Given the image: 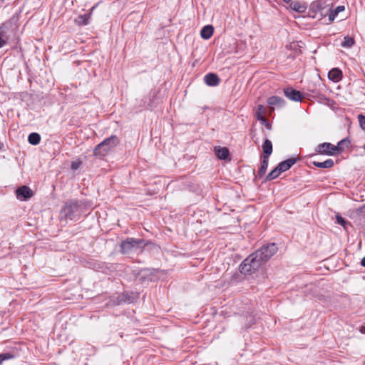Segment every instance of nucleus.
I'll list each match as a JSON object with an SVG mask.
<instances>
[{
  "mask_svg": "<svg viewBox=\"0 0 365 365\" xmlns=\"http://www.w3.org/2000/svg\"><path fill=\"white\" fill-rule=\"evenodd\" d=\"M264 263L254 252L248 256L240 264V272L245 274H250L258 270Z\"/></svg>",
  "mask_w": 365,
  "mask_h": 365,
  "instance_id": "nucleus-1",
  "label": "nucleus"
},
{
  "mask_svg": "<svg viewBox=\"0 0 365 365\" xmlns=\"http://www.w3.org/2000/svg\"><path fill=\"white\" fill-rule=\"evenodd\" d=\"M120 143L119 138L116 135H111L99 143L94 149V155L98 157H104L108 153L116 147Z\"/></svg>",
  "mask_w": 365,
  "mask_h": 365,
  "instance_id": "nucleus-2",
  "label": "nucleus"
},
{
  "mask_svg": "<svg viewBox=\"0 0 365 365\" xmlns=\"http://www.w3.org/2000/svg\"><path fill=\"white\" fill-rule=\"evenodd\" d=\"M81 202H66L61 211V217L71 220H75L76 217L81 213Z\"/></svg>",
  "mask_w": 365,
  "mask_h": 365,
  "instance_id": "nucleus-3",
  "label": "nucleus"
},
{
  "mask_svg": "<svg viewBox=\"0 0 365 365\" xmlns=\"http://www.w3.org/2000/svg\"><path fill=\"white\" fill-rule=\"evenodd\" d=\"M145 244L143 240L127 238L120 245L121 252L125 255H130L141 252Z\"/></svg>",
  "mask_w": 365,
  "mask_h": 365,
  "instance_id": "nucleus-4",
  "label": "nucleus"
},
{
  "mask_svg": "<svg viewBox=\"0 0 365 365\" xmlns=\"http://www.w3.org/2000/svg\"><path fill=\"white\" fill-rule=\"evenodd\" d=\"M346 140H340L337 145H334L330 143H323L317 145L316 152L327 155H334L336 153L342 151L341 145L345 143Z\"/></svg>",
  "mask_w": 365,
  "mask_h": 365,
  "instance_id": "nucleus-5",
  "label": "nucleus"
},
{
  "mask_svg": "<svg viewBox=\"0 0 365 365\" xmlns=\"http://www.w3.org/2000/svg\"><path fill=\"white\" fill-rule=\"evenodd\" d=\"M278 247L275 243H269L262 246L255 253L265 263L277 251Z\"/></svg>",
  "mask_w": 365,
  "mask_h": 365,
  "instance_id": "nucleus-6",
  "label": "nucleus"
},
{
  "mask_svg": "<svg viewBox=\"0 0 365 365\" xmlns=\"http://www.w3.org/2000/svg\"><path fill=\"white\" fill-rule=\"evenodd\" d=\"M13 34V30L10 23L3 24L0 26V48L9 43Z\"/></svg>",
  "mask_w": 365,
  "mask_h": 365,
  "instance_id": "nucleus-7",
  "label": "nucleus"
},
{
  "mask_svg": "<svg viewBox=\"0 0 365 365\" xmlns=\"http://www.w3.org/2000/svg\"><path fill=\"white\" fill-rule=\"evenodd\" d=\"M284 94L287 98L293 101H301L303 98L302 93L292 87L284 88Z\"/></svg>",
  "mask_w": 365,
  "mask_h": 365,
  "instance_id": "nucleus-8",
  "label": "nucleus"
},
{
  "mask_svg": "<svg viewBox=\"0 0 365 365\" xmlns=\"http://www.w3.org/2000/svg\"><path fill=\"white\" fill-rule=\"evenodd\" d=\"M16 195L19 200H26L33 195V192L28 186L24 185L16 190Z\"/></svg>",
  "mask_w": 365,
  "mask_h": 365,
  "instance_id": "nucleus-9",
  "label": "nucleus"
},
{
  "mask_svg": "<svg viewBox=\"0 0 365 365\" xmlns=\"http://www.w3.org/2000/svg\"><path fill=\"white\" fill-rule=\"evenodd\" d=\"M96 6H93L91 9V11L88 14H85L83 15L78 16L76 19L75 22L78 26H86L90 23V20L91 18L92 12L95 9Z\"/></svg>",
  "mask_w": 365,
  "mask_h": 365,
  "instance_id": "nucleus-10",
  "label": "nucleus"
},
{
  "mask_svg": "<svg viewBox=\"0 0 365 365\" xmlns=\"http://www.w3.org/2000/svg\"><path fill=\"white\" fill-rule=\"evenodd\" d=\"M325 8V2L323 0H317L313 1L309 6V13L316 14L319 11H321Z\"/></svg>",
  "mask_w": 365,
  "mask_h": 365,
  "instance_id": "nucleus-11",
  "label": "nucleus"
},
{
  "mask_svg": "<svg viewBox=\"0 0 365 365\" xmlns=\"http://www.w3.org/2000/svg\"><path fill=\"white\" fill-rule=\"evenodd\" d=\"M205 83L209 86H216L220 83V78L215 73H208L204 77Z\"/></svg>",
  "mask_w": 365,
  "mask_h": 365,
  "instance_id": "nucleus-12",
  "label": "nucleus"
},
{
  "mask_svg": "<svg viewBox=\"0 0 365 365\" xmlns=\"http://www.w3.org/2000/svg\"><path fill=\"white\" fill-rule=\"evenodd\" d=\"M297 161L296 158H289L279 163L277 165L279 172L283 173L288 170Z\"/></svg>",
  "mask_w": 365,
  "mask_h": 365,
  "instance_id": "nucleus-13",
  "label": "nucleus"
},
{
  "mask_svg": "<svg viewBox=\"0 0 365 365\" xmlns=\"http://www.w3.org/2000/svg\"><path fill=\"white\" fill-rule=\"evenodd\" d=\"M267 103L270 106L282 107L284 106L285 102L283 98L279 96H271L267 99Z\"/></svg>",
  "mask_w": 365,
  "mask_h": 365,
  "instance_id": "nucleus-14",
  "label": "nucleus"
},
{
  "mask_svg": "<svg viewBox=\"0 0 365 365\" xmlns=\"http://www.w3.org/2000/svg\"><path fill=\"white\" fill-rule=\"evenodd\" d=\"M328 77L334 82H339L342 77V72L339 68H332L328 73Z\"/></svg>",
  "mask_w": 365,
  "mask_h": 365,
  "instance_id": "nucleus-15",
  "label": "nucleus"
},
{
  "mask_svg": "<svg viewBox=\"0 0 365 365\" xmlns=\"http://www.w3.org/2000/svg\"><path fill=\"white\" fill-rule=\"evenodd\" d=\"M262 150H263V158H269V155L272 153V142L266 139L262 145Z\"/></svg>",
  "mask_w": 365,
  "mask_h": 365,
  "instance_id": "nucleus-16",
  "label": "nucleus"
},
{
  "mask_svg": "<svg viewBox=\"0 0 365 365\" xmlns=\"http://www.w3.org/2000/svg\"><path fill=\"white\" fill-rule=\"evenodd\" d=\"M214 29L211 25H207L202 27L200 31V36L202 38L209 39L213 34Z\"/></svg>",
  "mask_w": 365,
  "mask_h": 365,
  "instance_id": "nucleus-17",
  "label": "nucleus"
},
{
  "mask_svg": "<svg viewBox=\"0 0 365 365\" xmlns=\"http://www.w3.org/2000/svg\"><path fill=\"white\" fill-rule=\"evenodd\" d=\"M266 113V108L262 105H258L256 110V117L258 120H259L262 123L264 124L266 123V119L264 118V114Z\"/></svg>",
  "mask_w": 365,
  "mask_h": 365,
  "instance_id": "nucleus-18",
  "label": "nucleus"
},
{
  "mask_svg": "<svg viewBox=\"0 0 365 365\" xmlns=\"http://www.w3.org/2000/svg\"><path fill=\"white\" fill-rule=\"evenodd\" d=\"M217 156L221 160H226L230 154L229 150L225 147H216L215 148Z\"/></svg>",
  "mask_w": 365,
  "mask_h": 365,
  "instance_id": "nucleus-19",
  "label": "nucleus"
},
{
  "mask_svg": "<svg viewBox=\"0 0 365 365\" xmlns=\"http://www.w3.org/2000/svg\"><path fill=\"white\" fill-rule=\"evenodd\" d=\"M313 165L320 168H330L334 166V161L331 159H328L324 162L314 161Z\"/></svg>",
  "mask_w": 365,
  "mask_h": 365,
  "instance_id": "nucleus-20",
  "label": "nucleus"
},
{
  "mask_svg": "<svg viewBox=\"0 0 365 365\" xmlns=\"http://www.w3.org/2000/svg\"><path fill=\"white\" fill-rule=\"evenodd\" d=\"M290 8L294 11L299 13H304L307 9V6L304 4H301L298 1H293L290 4Z\"/></svg>",
  "mask_w": 365,
  "mask_h": 365,
  "instance_id": "nucleus-21",
  "label": "nucleus"
},
{
  "mask_svg": "<svg viewBox=\"0 0 365 365\" xmlns=\"http://www.w3.org/2000/svg\"><path fill=\"white\" fill-rule=\"evenodd\" d=\"M269 163V158H263L260 168L258 171V176L262 178L266 173Z\"/></svg>",
  "mask_w": 365,
  "mask_h": 365,
  "instance_id": "nucleus-22",
  "label": "nucleus"
},
{
  "mask_svg": "<svg viewBox=\"0 0 365 365\" xmlns=\"http://www.w3.org/2000/svg\"><path fill=\"white\" fill-rule=\"evenodd\" d=\"M41 136L37 133H32L28 137V141L30 144L36 145L40 143Z\"/></svg>",
  "mask_w": 365,
  "mask_h": 365,
  "instance_id": "nucleus-23",
  "label": "nucleus"
},
{
  "mask_svg": "<svg viewBox=\"0 0 365 365\" xmlns=\"http://www.w3.org/2000/svg\"><path fill=\"white\" fill-rule=\"evenodd\" d=\"M354 44V39L350 36H345L341 43V46L344 48H351Z\"/></svg>",
  "mask_w": 365,
  "mask_h": 365,
  "instance_id": "nucleus-24",
  "label": "nucleus"
},
{
  "mask_svg": "<svg viewBox=\"0 0 365 365\" xmlns=\"http://www.w3.org/2000/svg\"><path fill=\"white\" fill-rule=\"evenodd\" d=\"M281 172L278 170V167L277 166L274 170H272L266 177L267 180H272L277 178Z\"/></svg>",
  "mask_w": 365,
  "mask_h": 365,
  "instance_id": "nucleus-25",
  "label": "nucleus"
},
{
  "mask_svg": "<svg viewBox=\"0 0 365 365\" xmlns=\"http://www.w3.org/2000/svg\"><path fill=\"white\" fill-rule=\"evenodd\" d=\"M14 356L9 353H4L0 354V364L5 360L12 359Z\"/></svg>",
  "mask_w": 365,
  "mask_h": 365,
  "instance_id": "nucleus-26",
  "label": "nucleus"
},
{
  "mask_svg": "<svg viewBox=\"0 0 365 365\" xmlns=\"http://www.w3.org/2000/svg\"><path fill=\"white\" fill-rule=\"evenodd\" d=\"M359 122L360 124L361 128L365 130V116L363 115H359L358 116Z\"/></svg>",
  "mask_w": 365,
  "mask_h": 365,
  "instance_id": "nucleus-27",
  "label": "nucleus"
},
{
  "mask_svg": "<svg viewBox=\"0 0 365 365\" xmlns=\"http://www.w3.org/2000/svg\"><path fill=\"white\" fill-rule=\"evenodd\" d=\"M336 222L338 224L342 225L343 227H345V225L346 224V221L345 220V219L339 215L336 216Z\"/></svg>",
  "mask_w": 365,
  "mask_h": 365,
  "instance_id": "nucleus-28",
  "label": "nucleus"
},
{
  "mask_svg": "<svg viewBox=\"0 0 365 365\" xmlns=\"http://www.w3.org/2000/svg\"><path fill=\"white\" fill-rule=\"evenodd\" d=\"M81 163L80 161L72 162L71 165V169L73 170H77L80 167Z\"/></svg>",
  "mask_w": 365,
  "mask_h": 365,
  "instance_id": "nucleus-29",
  "label": "nucleus"
},
{
  "mask_svg": "<svg viewBox=\"0 0 365 365\" xmlns=\"http://www.w3.org/2000/svg\"><path fill=\"white\" fill-rule=\"evenodd\" d=\"M344 10V6H338L334 11H332L336 15H337L339 12L343 11Z\"/></svg>",
  "mask_w": 365,
  "mask_h": 365,
  "instance_id": "nucleus-30",
  "label": "nucleus"
},
{
  "mask_svg": "<svg viewBox=\"0 0 365 365\" xmlns=\"http://www.w3.org/2000/svg\"><path fill=\"white\" fill-rule=\"evenodd\" d=\"M336 16V15L332 11H331L330 14H329V21H333L335 19Z\"/></svg>",
  "mask_w": 365,
  "mask_h": 365,
  "instance_id": "nucleus-31",
  "label": "nucleus"
},
{
  "mask_svg": "<svg viewBox=\"0 0 365 365\" xmlns=\"http://www.w3.org/2000/svg\"><path fill=\"white\" fill-rule=\"evenodd\" d=\"M361 264L365 267V257L362 258L361 261Z\"/></svg>",
  "mask_w": 365,
  "mask_h": 365,
  "instance_id": "nucleus-32",
  "label": "nucleus"
},
{
  "mask_svg": "<svg viewBox=\"0 0 365 365\" xmlns=\"http://www.w3.org/2000/svg\"><path fill=\"white\" fill-rule=\"evenodd\" d=\"M283 1H284V2H286V3H289V2H290V1H291V0H283Z\"/></svg>",
  "mask_w": 365,
  "mask_h": 365,
  "instance_id": "nucleus-33",
  "label": "nucleus"
},
{
  "mask_svg": "<svg viewBox=\"0 0 365 365\" xmlns=\"http://www.w3.org/2000/svg\"><path fill=\"white\" fill-rule=\"evenodd\" d=\"M364 148L365 149V143H364Z\"/></svg>",
  "mask_w": 365,
  "mask_h": 365,
  "instance_id": "nucleus-34",
  "label": "nucleus"
}]
</instances>
